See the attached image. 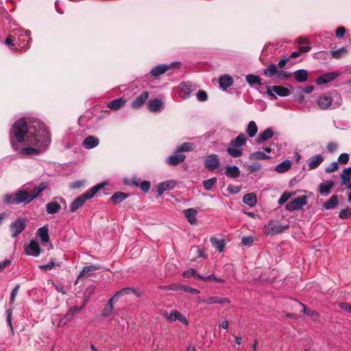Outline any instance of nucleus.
Masks as SVG:
<instances>
[{"instance_id":"a19ab883","label":"nucleus","mask_w":351,"mask_h":351,"mask_svg":"<svg viewBox=\"0 0 351 351\" xmlns=\"http://www.w3.org/2000/svg\"><path fill=\"white\" fill-rule=\"evenodd\" d=\"M128 195L123 192H116L111 197V200L114 204H118L124 201Z\"/></svg>"},{"instance_id":"f3484780","label":"nucleus","mask_w":351,"mask_h":351,"mask_svg":"<svg viewBox=\"0 0 351 351\" xmlns=\"http://www.w3.org/2000/svg\"><path fill=\"white\" fill-rule=\"evenodd\" d=\"M274 133L273 130L271 128H268L259 134L258 136L256 139V142L257 144L260 145L267 140L271 138L274 136Z\"/></svg>"},{"instance_id":"2f4dec72","label":"nucleus","mask_w":351,"mask_h":351,"mask_svg":"<svg viewBox=\"0 0 351 351\" xmlns=\"http://www.w3.org/2000/svg\"><path fill=\"white\" fill-rule=\"evenodd\" d=\"M134 292H135V291H134V289L133 288H131V287L123 288L121 290L117 291L110 298V302H117L119 297H121V296H122L123 295L130 294L131 293H134Z\"/></svg>"},{"instance_id":"09e8293b","label":"nucleus","mask_w":351,"mask_h":351,"mask_svg":"<svg viewBox=\"0 0 351 351\" xmlns=\"http://www.w3.org/2000/svg\"><path fill=\"white\" fill-rule=\"evenodd\" d=\"M15 193H6L3 196V202L5 204L10 205L15 204Z\"/></svg>"},{"instance_id":"338daca9","label":"nucleus","mask_w":351,"mask_h":351,"mask_svg":"<svg viewBox=\"0 0 351 351\" xmlns=\"http://www.w3.org/2000/svg\"><path fill=\"white\" fill-rule=\"evenodd\" d=\"M242 243L244 245H252L254 242V238L252 237H244L242 238Z\"/></svg>"},{"instance_id":"7ed1b4c3","label":"nucleus","mask_w":351,"mask_h":351,"mask_svg":"<svg viewBox=\"0 0 351 351\" xmlns=\"http://www.w3.org/2000/svg\"><path fill=\"white\" fill-rule=\"evenodd\" d=\"M247 137L243 133H240L234 139L230 142L227 148V153L232 158H239L243 155V150L241 148L245 145Z\"/></svg>"},{"instance_id":"0e129e2a","label":"nucleus","mask_w":351,"mask_h":351,"mask_svg":"<svg viewBox=\"0 0 351 351\" xmlns=\"http://www.w3.org/2000/svg\"><path fill=\"white\" fill-rule=\"evenodd\" d=\"M339 168V164L337 162H332L328 167H326V171L327 173H331L337 171Z\"/></svg>"},{"instance_id":"5701e85b","label":"nucleus","mask_w":351,"mask_h":351,"mask_svg":"<svg viewBox=\"0 0 351 351\" xmlns=\"http://www.w3.org/2000/svg\"><path fill=\"white\" fill-rule=\"evenodd\" d=\"M189 256L194 261L197 258H206L204 250L199 246H193L189 251Z\"/></svg>"},{"instance_id":"3c124183","label":"nucleus","mask_w":351,"mask_h":351,"mask_svg":"<svg viewBox=\"0 0 351 351\" xmlns=\"http://www.w3.org/2000/svg\"><path fill=\"white\" fill-rule=\"evenodd\" d=\"M295 193H288V192H285L282 194V195L280 196V197L278 199V203L280 204V205H282L284 204L291 197H292L293 195H294Z\"/></svg>"},{"instance_id":"864d4df0","label":"nucleus","mask_w":351,"mask_h":351,"mask_svg":"<svg viewBox=\"0 0 351 351\" xmlns=\"http://www.w3.org/2000/svg\"><path fill=\"white\" fill-rule=\"evenodd\" d=\"M197 276H199V274H198L196 269L193 268H190L183 272V277L186 278H189L193 276L197 279Z\"/></svg>"},{"instance_id":"ddd939ff","label":"nucleus","mask_w":351,"mask_h":351,"mask_svg":"<svg viewBox=\"0 0 351 351\" xmlns=\"http://www.w3.org/2000/svg\"><path fill=\"white\" fill-rule=\"evenodd\" d=\"M100 269V266L98 265H86L85 266L80 274H79L77 280L75 284H77V280L80 278H88L95 274V272Z\"/></svg>"},{"instance_id":"72a5a7b5","label":"nucleus","mask_w":351,"mask_h":351,"mask_svg":"<svg viewBox=\"0 0 351 351\" xmlns=\"http://www.w3.org/2000/svg\"><path fill=\"white\" fill-rule=\"evenodd\" d=\"M258 132V127L256 125V123L254 121H250L246 128V132L249 137L253 138L254 137Z\"/></svg>"},{"instance_id":"dca6fc26","label":"nucleus","mask_w":351,"mask_h":351,"mask_svg":"<svg viewBox=\"0 0 351 351\" xmlns=\"http://www.w3.org/2000/svg\"><path fill=\"white\" fill-rule=\"evenodd\" d=\"M175 186L176 182L173 180H167L159 183L157 186L158 195H162L165 191L171 190Z\"/></svg>"},{"instance_id":"bf43d9fd","label":"nucleus","mask_w":351,"mask_h":351,"mask_svg":"<svg viewBox=\"0 0 351 351\" xmlns=\"http://www.w3.org/2000/svg\"><path fill=\"white\" fill-rule=\"evenodd\" d=\"M55 265H56V261L53 260H51L50 261V263L45 264V265H40L39 267L42 270L47 271V270H50V269H53L55 267Z\"/></svg>"},{"instance_id":"e2e57ef3","label":"nucleus","mask_w":351,"mask_h":351,"mask_svg":"<svg viewBox=\"0 0 351 351\" xmlns=\"http://www.w3.org/2000/svg\"><path fill=\"white\" fill-rule=\"evenodd\" d=\"M349 160V155L346 153H343L340 154V156L338 158V162L340 164L345 165L346 164Z\"/></svg>"},{"instance_id":"6ab92c4d","label":"nucleus","mask_w":351,"mask_h":351,"mask_svg":"<svg viewBox=\"0 0 351 351\" xmlns=\"http://www.w3.org/2000/svg\"><path fill=\"white\" fill-rule=\"evenodd\" d=\"M185 159V156L180 152H176L174 154L167 158V162L170 165H177L182 162Z\"/></svg>"},{"instance_id":"680f3d73","label":"nucleus","mask_w":351,"mask_h":351,"mask_svg":"<svg viewBox=\"0 0 351 351\" xmlns=\"http://www.w3.org/2000/svg\"><path fill=\"white\" fill-rule=\"evenodd\" d=\"M291 73L287 71H278L276 77L280 80H286L291 76Z\"/></svg>"},{"instance_id":"4be33fe9","label":"nucleus","mask_w":351,"mask_h":351,"mask_svg":"<svg viewBox=\"0 0 351 351\" xmlns=\"http://www.w3.org/2000/svg\"><path fill=\"white\" fill-rule=\"evenodd\" d=\"M126 100L123 98H118L112 100L107 104V107L112 110H118L125 106Z\"/></svg>"},{"instance_id":"8fccbe9b","label":"nucleus","mask_w":351,"mask_h":351,"mask_svg":"<svg viewBox=\"0 0 351 351\" xmlns=\"http://www.w3.org/2000/svg\"><path fill=\"white\" fill-rule=\"evenodd\" d=\"M194 149V145L191 143H184L177 148L178 152H189Z\"/></svg>"},{"instance_id":"bb28decb","label":"nucleus","mask_w":351,"mask_h":351,"mask_svg":"<svg viewBox=\"0 0 351 351\" xmlns=\"http://www.w3.org/2000/svg\"><path fill=\"white\" fill-rule=\"evenodd\" d=\"M49 230L47 226H44L37 230L36 235L39 237L43 243H47L49 241Z\"/></svg>"},{"instance_id":"de8ad7c7","label":"nucleus","mask_w":351,"mask_h":351,"mask_svg":"<svg viewBox=\"0 0 351 351\" xmlns=\"http://www.w3.org/2000/svg\"><path fill=\"white\" fill-rule=\"evenodd\" d=\"M217 183V178H212L203 181V186L206 191L212 190L213 186Z\"/></svg>"},{"instance_id":"13d9d810","label":"nucleus","mask_w":351,"mask_h":351,"mask_svg":"<svg viewBox=\"0 0 351 351\" xmlns=\"http://www.w3.org/2000/svg\"><path fill=\"white\" fill-rule=\"evenodd\" d=\"M5 44L11 49H13L12 47L16 45L14 36L9 35L5 40Z\"/></svg>"},{"instance_id":"58836bf2","label":"nucleus","mask_w":351,"mask_h":351,"mask_svg":"<svg viewBox=\"0 0 351 351\" xmlns=\"http://www.w3.org/2000/svg\"><path fill=\"white\" fill-rule=\"evenodd\" d=\"M278 66L275 64H270L268 67L264 69L263 74L266 77H273L274 75H277L278 73Z\"/></svg>"},{"instance_id":"f257e3e1","label":"nucleus","mask_w":351,"mask_h":351,"mask_svg":"<svg viewBox=\"0 0 351 351\" xmlns=\"http://www.w3.org/2000/svg\"><path fill=\"white\" fill-rule=\"evenodd\" d=\"M13 148L23 156L38 155L51 143V133L44 122L37 118L22 117L14 122L10 131Z\"/></svg>"},{"instance_id":"a211bd4d","label":"nucleus","mask_w":351,"mask_h":351,"mask_svg":"<svg viewBox=\"0 0 351 351\" xmlns=\"http://www.w3.org/2000/svg\"><path fill=\"white\" fill-rule=\"evenodd\" d=\"M99 143V140L95 136H88L84 138L82 146L85 149H90L96 147Z\"/></svg>"},{"instance_id":"a18cd8bd","label":"nucleus","mask_w":351,"mask_h":351,"mask_svg":"<svg viewBox=\"0 0 351 351\" xmlns=\"http://www.w3.org/2000/svg\"><path fill=\"white\" fill-rule=\"evenodd\" d=\"M270 157L267 155L264 152L257 151L250 154V158L251 160H266Z\"/></svg>"},{"instance_id":"393cba45","label":"nucleus","mask_w":351,"mask_h":351,"mask_svg":"<svg viewBox=\"0 0 351 351\" xmlns=\"http://www.w3.org/2000/svg\"><path fill=\"white\" fill-rule=\"evenodd\" d=\"M288 228L289 226H282L274 222H270L268 224L269 231L272 234H279L286 230Z\"/></svg>"},{"instance_id":"423d86ee","label":"nucleus","mask_w":351,"mask_h":351,"mask_svg":"<svg viewBox=\"0 0 351 351\" xmlns=\"http://www.w3.org/2000/svg\"><path fill=\"white\" fill-rule=\"evenodd\" d=\"M26 220L24 218H17L12 222L10 226L11 235L13 238L19 235L26 228Z\"/></svg>"},{"instance_id":"c03bdc74","label":"nucleus","mask_w":351,"mask_h":351,"mask_svg":"<svg viewBox=\"0 0 351 351\" xmlns=\"http://www.w3.org/2000/svg\"><path fill=\"white\" fill-rule=\"evenodd\" d=\"M210 243L212 246L216 248L219 252H222L223 251L224 243L223 240L218 239L215 237H211Z\"/></svg>"},{"instance_id":"f03ea898","label":"nucleus","mask_w":351,"mask_h":351,"mask_svg":"<svg viewBox=\"0 0 351 351\" xmlns=\"http://www.w3.org/2000/svg\"><path fill=\"white\" fill-rule=\"evenodd\" d=\"M105 183H99L92 188H90L88 191H87L86 193L82 194L81 195L78 196L71 204L70 206V211L71 213H75L77 211L79 208H82L83 205L85 204V202L93 198L95 194L101 190L104 186Z\"/></svg>"},{"instance_id":"69168bd1","label":"nucleus","mask_w":351,"mask_h":351,"mask_svg":"<svg viewBox=\"0 0 351 351\" xmlns=\"http://www.w3.org/2000/svg\"><path fill=\"white\" fill-rule=\"evenodd\" d=\"M196 95H197V98L198 99V100H199L201 101H204L208 98L207 93L204 90H199L197 93Z\"/></svg>"},{"instance_id":"412c9836","label":"nucleus","mask_w":351,"mask_h":351,"mask_svg":"<svg viewBox=\"0 0 351 351\" xmlns=\"http://www.w3.org/2000/svg\"><path fill=\"white\" fill-rule=\"evenodd\" d=\"M147 107L150 112H157L162 110L163 107L162 101L160 99H151L148 102Z\"/></svg>"},{"instance_id":"4c0bfd02","label":"nucleus","mask_w":351,"mask_h":351,"mask_svg":"<svg viewBox=\"0 0 351 351\" xmlns=\"http://www.w3.org/2000/svg\"><path fill=\"white\" fill-rule=\"evenodd\" d=\"M245 80L249 85L251 86L257 84H261V79L258 75H256L254 74H248L245 77Z\"/></svg>"},{"instance_id":"473e14b6","label":"nucleus","mask_w":351,"mask_h":351,"mask_svg":"<svg viewBox=\"0 0 351 351\" xmlns=\"http://www.w3.org/2000/svg\"><path fill=\"white\" fill-rule=\"evenodd\" d=\"M294 77L297 82L300 83L304 82L307 80L308 72L305 69L297 70L294 72Z\"/></svg>"},{"instance_id":"4468645a","label":"nucleus","mask_w":351,"mask_h":351,"mask_svg":"<svg viewBox=\"0 0 351 351\" xmlns=\"http://www.w3.org/2000/svg\"><path fill=\"white\" fill-rule=\"evenodd\" d=\"M25 252L28 256L37 257L40 254V247L36 241L32 240L25 247Z\"/></svg>"},{"instance_id":"4d7b16f0","label":"nucleus","mask_w":351,"mask_h":351,"mask_svg":"<svg viewBox=\"0 0 351 351\" xmlns=\"http://www.w3.org/2000/svg\"><path fill=\"white\" fill-rule=\"evenodd\" d=\"M114 302H110V300H109L108 303L106 304V306L104 307L103 310V315L104 316H108L111 313L113 309L112 304Z\"/></svg>"},{"instance_id":"a878e982","label":"nucleus","mask_w":351,"mask_h":351,"mask_svg":"<svg viewBox=\"0 0 351 351\" xmlns=\"http://www.w3.org/2000/svg\"><path fill=\"white\" fill-rule=\"evenodd\" d=\"M241 171L237 166H227L226 167V175L230 178H237L240 176Z\"/></svg>"},{"instance_id":"49530a36","label":"nucleus","mask_w":351,"mask_h":351,"mask_svg":"<svg viewBox=\"0 0 351 351\" xmlns=\"http://www.w3.org/2000/svg\"><path fill=\"white\" fill-rule=\"evenodd\" d=\"M180 88L182 91L184 93L182 97L184 99L189 97L191 92V85L189 82H183L181 84Z\"/></svg>"},{"instance_id":"052dcab7","label":"nucleus","mask_w":351,"mask_h":351,"mask_svg":"<svg viewBox=\"0 0 351 351\" xmlns=\"http://www.w3.org/2000/svg\"><path fill=\"white\" fill-rule=\"evenodd\" d=\"M181 287L182 289L186 293H190L191 294H197L199 293V291L198 289L192 288L186 285H182Z\"/></svg>"},{"instance_id":"ea45409f","label":"nucleus","mask_w":351,"mask_h":351,"mask_svg":"<svg viewBox=\"0 0 351 351\" xmlns=\"http://www.w3.org/2000/svg\"><path fill=\"white\" fill-rule=\"evenodd\" d=\"M46 182H41L38 186H35L30 194L31 197L35 196V199L39 195L40 193L44 191L47 188Z\"/></svg>"},{"instance_id":"603ef678","label":"nucleus","mask_w":351,"mask_h":351,"mask_svg":"<svg viewBox=\"0 0 351 351\" xmlns=\"http://www.w3.org/2000/svg\"><path fill=\"white\" fill-rule=\"evenodd\" d=\"M347 50L345 47H341L335 51H331V56L332 58L338 59L340 58L343 54L346 53Z\"/></svg>"},{"instance_id":"cd10ccee","label":"nucleus","mask_w":351,"mask_h":351,"mask_svg":"<svg viewBox=\"0 0 351 351\" xmlns=\"http://www.w3.org/2000/svg\"><path fill=\"white\" fill-rule=\"evenodd\" d=\"M334 184L332 181H327L326 182H322L319 186V191L321 195L326 196L332 188Z\"/></svg>"},{"instance_id":"aec40b11","label":"nucleus","mask_w":351,"mask_h":351,"mask_svg":"<svg viewBox=\"0 0 351 351\" xmlns=\"http://www.w3.org/2000/svg\"><path fill=\"white\" fill-rule=\"evenodd\" d=\"M233 80L232 77L228 74L221 75L219 78V84L220 88L225 90L232 85Z\"/></svg>"},{"instance_id":"b1692460","label":"nucleus","mask_w":351,"mask_h":351,"mask_svg":"<svg viewBox=\"0 0 351 351\" xmlns=\"http://www.w3.org/2000/svg\"><path fill=\"white\" fill-rule=\"evenodd\" d=\"M324 160V158L320 154H316L315 156H313L310 159L308 162V169H314L317 168Z\"/></svg>"},{"instance_id":"774afa93","label":"nucleus","mask_w":351,"mask_h":351,"mask_svg":"<svg viewBox=\"0 0 351 351\" xmlns=\"http://www.w3.org/2000/svg\"><path fill=\"white\" fill-rule=\"evenodd\" d=\"M339 308L343 311H345L348 313H351V304H350L348 303H346V302L340 303Z\"/></svg>"},{"instance_id":"c85d7f7f","label":"nucleus","mask_w":351,"mask_h":351,"mask_svg":"<svg viewBox=\"0 0 351 351\" xmlns=\"http://www.w3.org/2000/svg\"><path fill=\"white\" fill-rule=\"evenodd\" d=\"M61 209V206L56 201H52L47 204L46 205V211L47 213L51 215H54L58 213Z\"/></svg>"},{"instance_id":"9d476101","label":"nucleus","mask_w":351,"mask_h":351,"mask_svg":"<svg viewBox=\"0 0 351 351\" xmlns=\"http://www.w3.org/2000/svg\"><path fill=\"white\" fill-rule=\"evenodd\" d=\"M179 64L178 62H172L170 64H158V66L154 67L149 72L150 75L153 77H158L160 75L165 73L167 71L172 69Z\"/></svg>"},{"instance_id":"f704fd0d","label":"nucleus","mask_w":351,"mask_h":351,"mask_svg":"<svg viewBox=\"0 0 351 351\" xmlns=\"http://www.w3.org/2000/svg\"><path fill=\"white\" fill-rule=\"evenodd\" d=\"M339 201L337 195H332L328 200L325 202L323 207L326 210L335 208L338 205Z\"/></svg>"},{"instance_id":"c9c22d12","label":"nucleus","mask_w":351,"mask_h":351,"mask_svg":"<svg viewBox=\"0 0 351 351\" xmlns=\"http://www.w3.org/2000/svg\"><path fill=\"white\" fill-rule=\"evenodd\" d=\"M132 184L136 186H139L144 193H147L151 186L149 181L144 180L139 183L136 178L133 179Z\"/></svg>"},{"instance_id":"f8f14e48","label":"nucleus","mask_w":351,"mask_h":351,"mask_svg":"<svg viewBox=\"0 0 351 351\" xmlns=\"http://www.w3.org/2000/svg\"><path fill=\"white\" fill-rule=\"evenodd\" d=\"M219 165V159L217 154H210L204 160V166L208 171L215 170Z\"/></svg>"},{"instance_id":"c756f323","label":"nucleus","mask_w":351,"mask_h":351,"mask_svg":"<svg viewBox=\"0 0 351 351\" xmlns=\"http://www.w3.org/2000/svg\"><path fill=\"white\" fill-rule=\"evenodd\" d=\"M30 40V32L26 31L24 34H21L19 36V43L17 45L21 48L27 47Z\"/></svg>"},{"instance_id":"20e7f679","label":"nucleus","mask_w":351,"mask_h":351,"mask_svg":"<svg viewBox=\"0 0 351 351\" xmlns=\"http://www.w3.org/2000/svg\"><path fill=\"white\" fill-rule=\"evenodd\" d=\"M341 97L338 93H335L333 96L322 95L317 100V105L321 109L326 110L331 107L336 108L341 104Z\"/></svg>"},{"instance_id":"1a4fd4ad","label":"nucleus","mask_w":351,"mask_h":351,"mask_svg":"<svg viewBox=\"0 0 351 351\" xmlns=\"http://www.w3.org/2000/svg\"><path fill=\"white\" fill-rule=\"evenodd\" d=\"M290 91L288 88L280 85H274L271 87L267 88V94L274 98H276L275 94L280 97H287Z\"/></svg>"},{"instance_id":"37998d69","label":"nucleus","mask_w":351,"mask_h":351,"mask_svg":"<svg viewBox=\"0 0 351 351\" xmlns=\"http://www.w3.org/2000/svg\"><path fill=\"white\" fill-rule=\"evenodd\" d=\"M218 302H219V298L216 296L199 298L198 300L199 303H203L206 304H218Z\"/></svg>"},{"instance_id":"2eb2a0df","label":"nucleus","mask_w":351,"mask_h":351,"mask_svg":"<svg viewBox=\"0 0 351 351\" xmlns=\"http://www.w3.org/2000/svg\"><path fill=\"white\" fill-rule=\"evenodd\" d=\"M149 97V93L147 91L142 92L137 96L132 102L131 106L134 109L141 108L147 101Z\"/></svg>"},{"instance_id":"79ce46f5","label":"nucleus","mask_w":351,"mask_h":351,"mask_svg":"<svg viewBox=\"0 0 351 351\" xmlns=\"http://www.w3.org/2000/svg\"><path fill=\"white\" fill-rule=\"evenodd\" d=\"M291 167V162L289 160H285L280 162L276 167V171L278 173H285Z\"/></svg>"},{"instance_id":"9b49d317","label":"nucleus","mask_w":351,"mask_h":351,"mask_svg":"<svg viewBox=\"0 0 351 351\" xmlns=\"http://www.w3.org/2000/svg\"><path fill=\"white\" fill-rule=\"evenodd\" d=\"M339 74L340 73L338 71L328 72L319 76L316 79L315 82L318 85L325 84L337 78L339 76Z\"/></svg>"},{"instance_id":"6e6d98bb","label":"nucleus","mask_w":351,"mask_h":351,"mask_svg":"<svg viewBox=\"0 0 351 351\" xmlns=\"http://www.w3.org/2000/svg\"><path fill=\"white\" fill-rule=\"evenodd\" d=\"M339 217L342 219H347L351 217V210L349 208L341 210L339 213Z\"/></svg>"},{"instance_id":"39448f33","label":"nucleus","mask_w":351,"mask_h":351,"mask_svg":"<svg viewBox=\"0 0 351 351\" xmlns=\"http://www.w3.org/2000/svg\"><path fill=\"white\" fill-rule=\"evenodd\" d=\"M307 197L302 195L295 198L291 202L285 205V209L289 211H295L302 209V208L307 204Z\"/></svg>"},{"instance_id":"0eeeda50","label":"nucleus","mask_w":351,"mask_h":351,"mask_svg":"<svg viewBox=\"0 0 351 351\" xmlns=\"http://www.w3.org/2000/svg\"><path fill=\"white\" fill-rule=\"evenodd\" d=\"M15 204H28L35 199V196L31 197L30 194L25 189H19L15 193Z\"/></svg>"},{"instance_id":"7c9ffc66","label":"nucleus","mask_w":351,"mask_h":351,"mask_svg":"<svg viewBox=\"0 0 351 351\" xmlns=\"http://www.w3.org/2000/svg\"><path fill=\"white\" fill-rule=\"evenodd\" d=\"M243 202L249 206L253 207L256 204V197L253 193H247L243 195Z\"/></svg>"},{"instance_id":"e433bc0d","label":"nucleus","mask_w":351,"mask_h":351,"mask_svg":"<svg viewBox=\"0 0 351 351\" xmlns=\"http://www.w3.org/2000/svg\"><path fill=\"white\" fill-rule=\"evenodd\" d=\"M185 215L191 224H195L197 221V211L194 208H188L184 210Z\"/></svg>"},{"instance_id":"6e6552de","label":"nucleus","mask_w":351,"mask_h":351,"mask_svg":"<svg viewBox=\"0 0 351 351\" xmlns=\"http://www.w3.org/2000/svg\"><path fill=\"white\" fill-rule=\"evenodd\" d=\"M164 316L169 322H173L176 320H178L185 326L189 325V321L187 320L186 317L182 315L177 310H171L169 313L165 312L164 313Z\"/></svg>"},{"instance_id":"5fc2aeb1","label":"nucleus","mask_w":351,"mask_h":351,"mask_svg":"<svg viewBox=\"0 0 351 351\" xmlns=\"http://www.w3.org/2000/svg\"><path fill=\"white\" fill-rule=\"evenodd\" d=\"M341 185H346L350 182V175L347 172H344V170L341 174Z\"/></svg>"}]
</instances>
